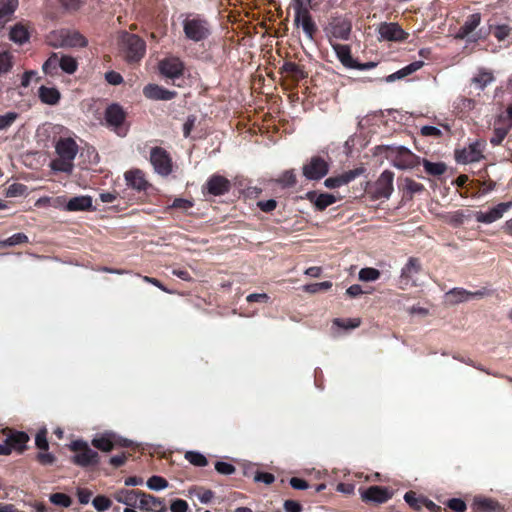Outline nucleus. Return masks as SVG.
Returning a JSON list of instances; mask_svg holds the SVG:
<instances>
[{
  "label": "nucleus",
  "instance_id": "obj_1",
  "mask_svg": "<svg viewBox=\"0 0 512 512\" xmlns=\"http://www.w3.org/2000/svg\"><path fill=\"white\" fill-rule=\"evenodd\" d=\"M57 158L53 159L50 167L55 172L71 174L74 169V159L78 153V145L71 137H60L55 144Z\"/></svg>",
  "mask_w": 512,
  "mask_h": 512
},
{
  "label": "nucleus",
  "instance_id": "obj_2",
  "mask_svg": "<svg viewBox=\"0 0 512 512\" xmlns=\"http://www.w3.org/2000/svg\"><path fill=\"white\" fill-rule=\"evenodd\" d=\"M183 32L186 39L196 43L207 40L212 33L210 22L203 15L197 13L185 15Z\"/></svg>",
  "mask_w": 512,
  "mask_h": 512
},
{
  "label": "nucleus",
  "instance_id": "obj_3",
  "mask_svg": "<svg viewBox=\"0 0 512 512\" xmlns=\"http://www.w3.org/2000/svg\"><path fill=\"white\" fill-rule=\"evenodd\" d=\"M379 148L384 151L388 159H391L393 165L399 169L414 168L421 162L419 156L404 146H382Z\"/></svg>",
  "mask_w": 512,
  "mask_h": 512
},
{
  "label": "nucleus",
  "instance_id": "obj_4",
  "mask_svg": "<svg viewBox=\"0 0 512 512\" xmlns=\"http://www.w3.org/2000/svg\"><path fill=\"white\" fill-rule=\"evenodd\" d=\"M69 449L74 453L71 461L77 466L87 468L98 465L100 461L99 454L83 440L73 441Z\"/></svg>",
  "mask_w": 512,
  "mask_h": 512
},
{
  "label": "nucleus",
  "instance_id": "obj_5",
  "mask_svg": "<svg viewBox=\"0 0 512 512\" xmlns=\"http://www.w3.org/2000/svg\"><path fill=\"white\" fill-rule=\"evenodd\" d=\"M122 46L129 62H138L146 52V43L136 34L125 32L122 36Z\"/></svg>",
  "mask_w": 512,
  "mask_h": 512
},
{
  "label": "nucleus",
  "instance_id": "obj_6",
  "mask_svg": "<svg viewBox=\"0 0 512 512\" xmlns=\"http://www.w3.org/2000/svg\"><path fill=\"white\" fill-rule=\"evenodd\" d=\"M484 140H476L462 149H456L454 152L455 161L459 164H469L479 162L484 159L483 151L485 149Z\"/></svg>",
  "mask_w": 512,
  "mask_h": 512
},
{
  "label": "nucleus",
  "instance_id": "obj_7",
  "mask_svg": "<svg viewBox=\"0 0 512 512\" xmlns=\"http://www.w3.org/2000/svg\"><path fill=\"white\" fill-rule=\"evenodd\" d=\"M330 169L329 162L320 155H314L302 167L303 176L307 180H320Z\"/></svg>",
  "mask_w": 512,
  "mask_h": 512
},
{
  "label": "nucleus",
  "instance_id": "obj_8",
  "mask_svg": "<svg viewBox=\"0 0 512 512\" xmlns=\"http://www.w3.org/2000/svg\"><path fill=\"white\" fill-rule=\"evenodd\" d=\"M150 162L155 172L161 176H168L173 171L172 158L169 152L162 147H153L151 149Z\"/></svg>",
  "mask_w": 512,
  "mask_h": 512
},
{
  "label": "nucleus",
  "instance_id": "obj_9",
  "mask_svg": "<svg viewBox=\"0 0 512 512\" xmlns=\"http://www.w3.org/2000/svg\"><path fill=\"white\" fill-rule=\"evenodd\" d=\"M125 119H126V112L123 110V108L119 104L113 103L106 108L105 120L107 122V125L109 127H112L113 130L119 136L126 135L127 130L123 127Z\"/></svg>",
  "mask_w": 512,
  "mask_h": 512
},
{
  "label": "nucleus",
  "instance_id": "obj_10",
  "mask_svg": "<svg viewBox=\"0 0 512 512\" xmlns=\"http://www.w3.org/2000/svg\"><path fill=\"white\" fill-rule=\"evenodd\" d=\"M231 189V182L224 176L219 174L211 175L202 187L204 196H222Z\"/></svg>",
  "mask_w": 512,
  "mask_h": 512
},
{
  "label": "nucleus",
  "instance_id": "obj_11",
  "mask_svg": "<svg viewBox=\"0 0 512 512\" xmlns=\"http://www.w3.org/2000/svg\"><path fill=\"white\" fill-rule=\"evenodd\" d=\"M394 173L384 170L373 185L372 194L376 199L389 198L393 192Z\"/></svg>",
  "mask_w": 512,
  "mask_h": 512
},
{
  "label": "nucleus",
  "instance_id": "obj_12",
  "mask_svg": "<svg viewBox=\"0 0 512 512\" xmlns=\"http://www.w3.org/2000/svg\"><path fill=\"white\" fill-rule=\"evenodd\" d=\"M185 70L184 62L176 56H169L159 62L160 73L170 79L179 78Z\"/></svg>",
  "mask_w": 512,
  "mask_h": 512
},
{
  "label": "nucleus",
  "instance_id": "obj_13",
  "mask_svg": "<svg viewBox=\"0 0 512 512\" xmlns=\"http://www.w3.org/2000/svg\"><path fill=\"white\" fill-rule=\"evenodd\" d=\"M279 73L290 80L293 85H297L301 80L308 77L304 66L292 61H285L279 68Z\"/></svg>",
  "mask_w": 512,
  "mask_h": 512
},
{
  "label": "nucleus",
  "instance_id": "obj_14",
  "mask_svg": "<svg viewBox=\"0 0 512 512\" xmlns=\"http://www.w3.org/2000/svg\"><path fill=\"white\" fill-rule=\"evenodd\" d=\"M512 208V201L502 202L488 212L477 211L475 218L479 223L490 224L502 218L503 214Z\"/></svg>",
  "mask_w": 512,
  "mask_h": 512
},
{
  "label": "nucleus",
  "instance_id": "obj_15",
  "mask_svg": "<svg viewBox=\"0 0 512 512\" xmlns=\"http://www.w3.org/2000/svg\"><path fill=\"white\" fill-rule=\"evenodd\" d=\"M511 129L512 123H508L505 116L499 115L494 122L492 136L490 137L491 145L494 147L501 145Z\"/></svg>",
  "mask_w": 512,
  "mask_h": 512
},
{
  "label": "nucleus",
  "instance_id": "obj_16",
  "mask_svg": "<svg viewBox=\"0 0 512 512\" xmlns=\"http://www.w3.org/2000/svg\"><path fill=\"white\" fill-rule=\"evenodd\" d=\"M294 22L297 26L302 27L308 39L314 40L318 28L308 10L296 11Z\"/></svg>",
  "mask_w": 512,
  "mask_h": 512
},
{
  "label": "nucleus",
  "instance_id": "obj_17",
  "mask_svg": "<svg viewBox=\"0 0 512 512\" xmlns=\"http://www.w3.org/2000/svg\"><path fill=\"white\" fill-rule=\"evenodd\" d=\"M139 509L146 512H165L167 510L165 501L151 494L140 491Z\"/></svg>",
  "mask_w": 512,
  "mask_h": 512
},
{
  "label": "nucleus",
  "instance_id": "obj_18",
  "mask_svg": "<svg viewBox=\"0 0 512 512\" xmlns=\"http://www.w3.org/2000/svg\"><path fill=\"white\" fill-rule=\"evenodd\" d=\"M378 32L383 39L388 41L401 42L408 38V33L397 23L384 22L379 26Z\"/></svg>",
  "mask_w": 512,
  "mask_h": 512
},
{
  "label": "nucleus",
  "instance_id": "obj_19",
  "mask_svg": "<svg viewBox=\"0 0 512 512\" xmlns=\"http://www.w3.org/2000/svg\"><path fill=\"white\" fill-rule=\"evenodd\" d=\"M364 168H355L349 171H346L340 175L329 177L325 179L324 185L329 189H335L341 187L343 185H347L360 175L364 173Z\"/></svg>",
  "mask_w": 512,
  "mask_h": 512
},
{
  "label": "nucleus",
  "instance_id": "obj_20",
  "mask_svg": "<svg viewBox=\"0 0 512 512\" xmlns=\"http://www.w3.org/2000/svg\"><path fill=\"white\" fill-rule=\"evenodd\" d=\"M392 497V492L381 486H371L361 492V498L366 502H374L377 504L385 503Z\"/></svg>",
  "mask_w": 512,
  "mask_h": 512
},
{
  "label": "nucleus",
  "instance_id": "obj_21",
  "mask_svg": "<svg viewBox=\"0 0 512 512\" xmlns=\"http://www.w3.org/2000/svg\"><path fill=\"white\" fill-rule=\"evenodd\" d=\"M351 22L345 18L335 17L329 22L328 30L338 39L347 40L351 33Z\"/></svg>",
  "mask_w": 512,
  "mask_h": 512
},
{
  "label": "nucleus",
  "instance_id": "obj_22",
  "mask_svg": "<svg viewBox=\"0 0 512 512\" xmlns=\"http://www.w3.org/2000/svg\"><path fill=\"white\" fill-rule=\"evenodd\" d=\"M125 180L129 187L137 191H146L150 187V183L145 178V173L140 169L125 172Z\"/></svg>",
  "mask_w": 512,
  "mask_h": 512
},
{
  "label": "nucleus",
  "instance_id": "obj_23",
  "mask_svg": "<svg viewBox=\"0 0 512 512\" xmlns=\"http://www.w3.org/2000/svg\"><path fill=\"white\" fill-rule=\"evenodd\" d=\"M399 189L402 191V199L405 201H411L415 194L425 191V187L422 183L416 182L408 177L400 180Z\"/></svg>",
  "mask_w": 512,
  "mask_h": 512
},
{
  "label": "nucleus",
  "instance_id": "obj_24",
  "mask_svg": "<svg viewBox=\"0 0 512 512\" xmlns=\"http://www.w3.org/2000/svg\"><path fill=\"white\" fill-rule=\"evenodd\" d=\"M143 94L146 98L152 100H171L176 97L175 91L168 90L157 84H148L143 88Z\"/></svg>",
  "mask_w": 512,
  "mask_h": 512
},
{
  "label": "nucleus",
  "instance_id": "obj_25",
  "mask_svg": "<svg viewBox=\"0 0 512 512\" xmlns=\"http://www.w3.org/2000/svg\"><path fill=\"white\" fill-rule=\"evenodd\" d=\"M8 444L10 447V453L13 451L22 453L26 444L29 441V436L25 432L13 431V430H5Z\"/></svg>",
  "mask_w": 512,
  "mask_h": 512
},
{
  "label": "nucleus",
  "instance_id": "obj_26",
  "mask_svg": "<svg viewBox=\"0 0 512 512\" xmlns=\"http://www.w3.org/2000/svg\"><path fill=\"white\" fill-rule=\"evenodd\" d=\"M307 199L314 204L318 211H324L328 206L336 202V197L329 193L317 194L315 191H310L306 194Z\"/></svg>",
  "mask_w": 512,
  "mask_h": 512
},
{
  "label": "nucleus",
  "instance_id": "obj_27",
  "mask_svg": "<svg viewBox=\"0 0 512 512\" xmlns=\"http://www.w3.org/2000/svg\"><path fill=\"white\" fill-rule=\"evenodd\" d=\"M333 50L336 53L338 60L341 64L349 69H353L355 67L356 59L353 58L351 54V48L345 44H332Z\"/></svg>",
  "mask_w": 512,
  "mask_h": 512
},
{
  "label": "nucleus",
  "instance_id": "obj_28",
  "mask_svg": "<svg viewBox=\"0 0 512 512\" xmlns=\"http://www.w3.org/2000/svg\"><path fill=\"white\" fill-rule=\"evenodd\" d=\"M421 271V263L418 258L410 257L401 270L400 282L408 285L413 276Z\"/></svg>",
  "mask_w": 512,
  "mask_h": 512
},
{
  "label": "nucleus",
  "instance_id": "obj_29",
  "mask_svg": "<svg viewBox=\"0 0 512 512\" xmlns=\"http://www.w3.org/2000/svg\"><path fill=\"white\" fill-rule=\"evenodd\" d=\"M91 444L96 449H98L102 452L108 453L115 448L114 433L113 432H105V433L96 435L92 439Z\"/></svg>",
  "mask_w": 512,
  "mask_h": 512
},
{
  "label": "nucleus",
  "instance_id": "obj_30",
  "mask_svg": "<svg viewBox=\"0 0 512 512\" xmlns=\"http://www.w3.org/2000/svg\"><path fill=\"white\" fill-rule=\"evenodd\" d=\"M92 198L90 196H76L68 200L65 210L70 212L92 210Z\"/></svg>",
  "mask_w": 512,
  "mask_h": 512
},
{
  "label": "nucleus",
  "instance_id": "obj_31",
  "mask_svg": "<svg viewBox=\"0 0 512 512\" xmlns=\"http://www.w3.org/2000/svg\"><path fill=\"white\" fill-rule=\"evenodd\" d=\"M38 97L42 103L53 106L59 103L61 94L55 87L41 86L38 89Z\"/></svg>",
  "mask_w": 512,
  "mask_h": 512
},
{
  "label": "nucleus",
  "instance_id": "obj_32",
  "mask_svg": "<svg viewBox=\"0 0 512 512\" xmlns=\"http://www.w3.org/2000/svg\"><path fill=\"white\" fill-rule=\"evenodd\" d=\"M424 65L423 61H414L410 63L409 65L401 68L400 70L388 75L385 77L386 82H394L396 80L403 79L407 77L408 75H411L412 73L418 71L421 69Z\"/></svg>",
  "mask_w": 512,
  "mask_h": 512
},
{
  "label": "nucleus",
  "instance_id": "obj_33",
  "mask_svg": "<svg viewBox=\"0 0 512 512\" xmlns=\"http://www.w3.org/2000/svg\"><path fill=\"white\" fill-rule=\"evenodd\" d=\"M481 22V14L474 13L467 17L465 23L459 28L457 38L464 39L470 33H472Z\"/></svg>",
  "mask_w": 512,
  "mask_h": 512
},
{
  "label": "nucleus",
  "instance_id": "obj_34",
  "mask_svg": "<svg viewBox=\"0 0 512 512\" xmlns=\"http://www.w3.org/2000/svg\"><path fill=\"white\" fill-rule=\"evenodd\" d=\"M30 33L26 25L22 23L15 24L9 33V39L16 44L22 45L29 41Z\"/></svg>",
  "mask_w": 512,
  "mask_h": 512
},
{
  "label": "nucleus",
  "instance_id": "obj_35",
  "mask_svg": "<svg viewBox=\"0 0 512 512\" xmlns=\"http://www.w3.org/2000/svg\"><path fill=\"white\" fill-rule=\"evenodd\" d=\"M139 494L138 490L119 489L113 494V497L118 503L133 506L139 498Z\"/></svg>",
  "mask_w": 512,
  "mask_h": 512
},
{
  "label": "nucleus",
  "instance_id": "obj_36",
  "mask_svg": "<svg viewBox=\"0 0 512 512\" xmlns=\"http://www.w3.org/2000/svg\"><path fill=\"white\" fill-rule=\"evenodd\" d=\"M495 81L493 73L485 68H480L478 74L472 78V83L480 90H484Z\"/></svg>",
  "mask_w": 512,
  "mask_h": 512
},
{
  "label": "nucleus",
  "instance_id": "obj_37",
  "mask_svg": "<svg viewBox=\"0 0 512 512\" xmlns=\"http://www.w3.org/2000/svg\"><path fill=\"white\" fill-rule=\"evenodd\" d=\"M60 69V58L59 53H52L48 59L44 62L42 70L46 75L57 76L59 75Z\"/></svg>",
  "mask_w": 512,
  "mask_h": 512
},
{
  "label": "nucleus",
  "instance_id": "obj_38",
  "mask_svg": "<svg viewBox=\"0 0 512 512\" xmlns=\"http://www.w3.org/2000/svg\"><path fill=\"white\" fill-rule=\"evenodd\" d=\"M65 39L64 44L66 47H85L87 45L86 38L77 31H71L65 29Z\"/></svg>",
  "mask_w": 512,
  "mask_h": 512
},
{
  "label": "nucleus",
  "instance_id": "obj_39",
  "mask_svg": "<svg viewBox=\"0 0 512 512\" xmlns=\"http://www.w3.org/2000/svg\"><path fill=\"white\" fill-rule=\"evenodd\" d=\"M13 55L0 44V76L9 73L13 68Z\"/></svg>",
  "mask_w": 512,
  "mask_h": 512
},
{
  "label": "nucleus",
  "instance_id": "obj_40",
  "mask_svg": "<svg viewBox=\"0 0 512 512\" xmlns=\"http://www.w3.org/2000/svg\"><path fill=\"white\" fill-rule=\"evenodd\" d=\"M469 295L470 291L464 288H453L446 293L445 297L450 304H458L469 300Z\"/></svg>",
  "mask_w": 512,
  "mask_h": 512
},
{
  "label": "nucleus",
  "instance_id": "obj_41",
  "mask_svg": "<svg viewBox=\"0 0 512 512\" xmlns=\"http://www.w3.org/2000/svg\"><path fill=\"white\" fill-rule=\"evenodd\" d=\"M422 165L427 174L431 176H441L447 170V165L444 162H431L427 159L422 160Z\"/></svg>",
  "mask_w": 512,
  "mask_h": 512
},
{
  "label": "nucleus",
  "instance_id": "obj_42",
  "mask_svg": "<svg viewBox=\"0 0 512 512\" xmlns=\"http://www.w3.org/2000/svg\"><path fill=\"white\" fill-rule=\"evenodd\" d=\"M60 58V69L67 73V74H73L78 69V62L77 60L69 55H64L59 53Z\"/></svg>",
  "mask_w": 512,
  "mask_h": 512
},
{
  "label": "nucleus",
  "instance_id": "obj_43",
  "mask_svg": "<svg viewBox=\"0 0 512 512\" xmlns=\"http://www.w3.org/2000/svg\"><path fill=\"white\" fill-rule=\"evenodd\" d=\"M18 7V0H0V22L11 16Z\"/></svg>",
  "mask_w": 512,
  "mask_h": 512
},
{
  "label": "nucleus",
  "instance_id": "obj_44",
  "mask_svg": "<svg viewBox=\"0 0 512 512\" xmlns=\"http://www.w3.org/2000/svg\"><path fill=\"white\" fill-rule=\"evenodd\" d=\"M29 239L28 236L25 233L19 232L16 234H13L12 236L8 237L7 239L0 241V248H6L11 246H16L24 243H28Z\"/></svg>",
  "mask_w": 512,
  "mask_h": 512
},
{
  "label": "nucleus",
  "instance_id": "obj_45",
  "mask_svg": "<svg viewBox=\"0 0 512 512\" xmlns=\"http://www.w3.org/2000/svg\"><path fill=\"white\" fill-rule=\"evenodd\" d=\"M470 214H465L463 210H457L449 213L445 219L446 222L454 227H459L464 224L465 220L470 218Z\"/></svg>",
  "mask_w": 512,
  "mask_h": 512
},
{
  "label": "nucleus",
  "instance_id": "obj_46",
  "mask_svg": "<svg viewBox=\"0 0 512 512\" xmlns=\"http://www.w3.org/2000/svg\"><path fill=\"white\" fill-rule=\"evenodd\" d=\"M64 33L65 29L52 31L47 37L49 45L52 47H66V44H64V41H66Z\"/></svg>",
  "mask_w": 512,
  "mask_h": 512
},
{
  "label": "nucleus",
  "instance_id": "obj_47",
  "mask_svg": "<svg viewBox=\"0 0 512 512\" xmlns=\"http://www.w3.org/2000/svg\"><path fill=\"white\" fill-rule=\"evenodd\" d=\"M381 273L378 269L372 267L362 268L359 271V280L364 282L376 281L380 278Z\"/></svg>",
  "mask_w": 512,
  "mask_h": 512
},
{
  "label": "nucleus",
  "instance_id": "obj_48",
  "mask_svg": "<svg viewBox=\"0 0 512 512\" xmlns=\"http://www.w3.org/2000/svg\"><path fill=\"white\" fill-rule=\"evenodd\" d=\"M185 459L192 465L197 467H204L208 464L206 457L195 451H188L185 453Z\"/></svg>",
  "mask_w": 512,
  "mask_h": 512
},
{
  "label": "nucleus",
  "instance_id": "obj_49",
  "mask_svg": "<svg viewBox=\"0 0 512 512\" xmlns=\"http://www.w3.org/2000/svg\"><path fill=\"white\" fill-rule=\"evenodd\" d=\"M333 324L339 328L349 330V329H354V328L359 327L361 324V320H360V318H347V319L335 318L333 320Z\"/></svg>",
  "mask_w": 512,
  "mask_h": 512
},
{
  "label": "nucleus",
  "instance_id": "obj_50",
  "mask_svg": "<svg viewBox=\"0 0 512 512\" xmlns=\"http://www.w3.org/2000/svg\"><path fill=\"white\" fill-rule=\"evenodd\" d=\"M147 487L153 491H160L168 487V481L161 476H151L146 483Z\"/></svg>",
  "mask_w": 512,
  "mask_h": 512
},
{
  "label": "nucleus",
  "instance_id": "obj_51",
  "mask_svg": "<svg viewBox=\"0 0 512 512\" xmlns=\"http://www.w3.org/2000/svg\"><path fill=\"white\" fill-rule=\"evenodd\" d=\"M277 182L283 187H293L296 185L297 180L294 170L284 171L278 178Z\"/></svg>",
  "mask_w": 512,
  "mask_h": 512
},
{
  "label": "nucleus",
  "instance_id": "obj_52",
  "mask_svg": "<svg viewBox=\"0 0 512 512\" xmlns=\"http://www.w3.org/2000/svg\"><path fill=\"white\" fill-rule=\"evenodd\" d=\"M92 505L98 512H104L112 506V502L108 497L98 495L92 500Z\"/></svg>",
  "mask_w": 512,
  "mask_h": 512
},
{
  "label": "nucleus",
  "instance_id": "obj_53",
  "mask_svg": "<svg viewBox=\"0 0 512 512\" xmlns=\"http://www.w3.org/2000/svg\"><path fill=\"white\" fill-rule=\"evenodd\" d=\"M332 287V282L324 281L319 283H311L304 286V291L307 293L315 294L321 291L329 290Z\"/></svg>",
  "mask_w": 512,
  "mask_h": 512
},
{
  "label": "nucleus",
  "instance_id": "obj_54",
  "mask_svg": "<svg viewBox=\"0 0 512 512\" xmlns=\"http://www.w3.org/2000/svg\"><path fill=\"white\" fill-rule=\"evenodd\" d=\"M51 503L61 507H69L72 503L71 498L64 493H54L49 497Z\"/></svg>",
  "mask_w": 512,
  "mask_h": 512
},
{
  "label": "nucleus",
  "instance_id": "obj_55",
  "mask_svg": "<svg viewBox=\"0 0 512 512\" xmlns=\"http://www.w3.org/2000/svg\"><path fill=\"white\" fill-rule=\"evenodd\" d=\"M18 117L19 114L12 111L7 112L4 115H0V130H7L10 128Z\"/></svg>",
  "mask_w": 512,
  "mask_h": 512
},
{
  "label": "nucleus",
  "instance_id": "obj_56",
  "mask_svg": "<svg viewBox=\"0 0 512 512\" xmlns=\"http://www.w3.org/2000/svg\"><path fill=\"white\" fill-rule=\"evenodd\" d=\"M36 460L43 466H49L55 463L56 457L48 450H39L36 455Z\"/></svg>",
  "mask_w": 512,
  "mask_h": 512
},
{
  "label": "nucleus",
  "instance_id": "obj_57",
  "mask_svg": "<svg viewBox=\"0 0 512 512\" xmlns=\"http://www.w3.org/2000/svg\"><path fill=\"white\" fill-rule=\"evenodd\" d=\"M35 446L38 450H49V442L47 439V430L41 429L35 436Z\"/></svg>",
  "mask_w": 512,
  "mask_h": 512
},
{
  "label": "nucleus",
  "instance_id": "obj_58",
  "mask_svg": "<svg viewBox=\"0 0 512 512\" xmlns=\"http://www.w3.org/2000/svg\"><path fill=\"white\" fill-rule=\"evenodd\" d=\"M510 32V26L503 24L495 26V28L492 31V34L498 41H504L510 35Z\"/></svg>",
  "mask_w": 512,
  "mask_h": 512
},
{
  "label": "nucleus",
  "instance_id": "obj_59",
  "mask_svg": "<svg viewBox=\"0 0 512 512\" xmlns=\"http://www.w3.org/2000/svg\"><path fill=\"white\" fill-rule=\"evenodd\" d=\"M27 190V187L21 183H14L7 189V195L10 197H16L23 195Z\"/></svg>",
  "mask_w": 512,
  "mask_h": 512
},
{
  "label": "nucleus",
  "instance_id": "obj_60",
  "mask_svg": "<svg viewBox=\"0 0 512 512\" xmlns=\"http://www.w3.org/2000/svg\"><path fill=\"white\" fill-rule=\"evenodd\" d=\"M215 469L218 473L223 475H231L235 471V467L232 464L222 461L215 464Z\"/></svg>",
  "mask_w": 512,
  "mask_h": 512
},
{
  "label": "nucleus",
  "instance_id": "obj_61",
  "mask_svg": "<svg viewBox=\"0 0 512 512\" xmlns=\"http://www.w3.org/2000/svg\"><path fill=\"white\" fill-rule=\"evenodd\" d=\"M76 495L79 503L82 505H86L91 500L92 492L86 488H78L76 491Z\"/></svg>",
  "mask_w": 512,
  "mask_h": 512
},
{
  "label": "nucleus",
  "instance_id": "obj_62",
  "mask_svg": "<svg viewBox=\"0 0 512 512\" xmlns=\"http://www.w3.org/2000/svg\"><path fill=\"white\" fill-rule=\"evenodd\" d=\"M257 206L263 212H272L277 207V201L274 199L262 200L257 202Z\"/></svg>",
  "mask_w": 512,
  "mask_h": 512
},
{
  "label": "nucleus",
  "instance_id": "obj_63",
  "mask_svg": "<svg viewBox=\"0 0 512 512\" xmlns=\"http://www.w3.org/2000/svg\"><path fill=\"white\" fill-rule=\"evenodd\" d=\"M448 507L455 512H465L466 503L458 498H453L448 501Z\"/></svg>",
  "mask_w": 512,
  "mask_h": 512
},
{
  "label": "nucleus",
  "instance_id": "obj_64",
  "mask_svg": "<svg viewBox=\"0 0 512 512\" xmlns=\"http://www.w3.org/2000/svg\"><path fill=\"white\" fill-rule=\"evenodd\" d=\"M170 510L172 512H187L188 504L185 500L176 499V500L172 501V503L170 505Z\"/></svg>",
  "mask_w": 512,
  "mask_h": 512
}]
</instances>
